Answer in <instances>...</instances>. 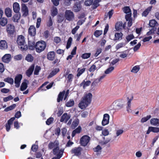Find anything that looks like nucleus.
Returning <instances> with one entry per match:
<instances>
[{
    "instance_id": "864d4df0",
    "label": "nucleus",
    "mask_w": 159,
    "mask_h": 159,
    "mask_svg": "<svg viewBox=\"0 0 159 159\" xmlns=\"http://www.w3.org/2000/svg\"><path fill=\"white\" fill-rule=\"evenodd\" d=\"M41 70V68L40 66H36L35 67L34 74L35 75H38L39 73Z\"/></svg>"
},
{
    "instance_id": "4c0bfd02",
    "label": "nucleus",
    "mask_w": 159,
    "mask_h": 159,
    "mask_svg": "<svg viewBox=\"0 0 159 159\" xmlns=\"http://www.w3.org/2000/svg\"><path fill=\"white\" fill-rule=\"evenodd\" d=\"M140 67L139 66H136L132 68L131 72L134 73H137L140 70Z\"/></svg>"
},
{
    "instance_id": "f257e3e1",
    "label": "nucleus",
    "mask_w": 159,
    "mask_h": 159,
    "mask_svg": "<svg viewBox=\"0 0 159 159\" xmlns=\"http://www.w3.org/2000/svg\"><path fill=\"white\" fill-rule=\"evenodd\" d=\"M28 39L29 49L33 50L35 48L36 51L38 53L41 52L45 49L46 46L45 42L43 41H39L35 44L34 40H31L30 37H28Z\"/></svg>"
},
{
    "instance_id": "37998d69",
    "label": "nucleus",
    "mask_w": 159,
    "mask_h": 159,
    "mask_svg": "<svg viewBox=\"0 0 159 159\" xmlns=\"http://www.w3.org/2000/svg\"><path fill=\"white\" fill-rule=\"evenodd\" d=\"M53 25V21L52 19L51 16L49 18V20L47 21V26L48 27H50L52 26Z\"/></svg>"
},
{
    "instance_id": "bb28decb",
    "label": "nucleus",
    "mask_w": 159,
    "mask_h": 159,
    "mask_svg": "<svg viewBox=\"0 0 159 159\" xmlns=\"http://www.w3.org/2000/svg\"><path fill=\"white\" fill-rule=\"evenodd\" d=\"M20 17L21 15L20 13L16 14L13 16L12 17V20L14 22H18L19 20L20 19Z\"/></svg>"
},
{
    "instance_id": "ea45409f",
    "label": "nucleus",
    "mask_w": 159,
    "mask_h": 159,
    "mask_svg": "<svg viewBox=\"0 0 159 159\" xmlns=\"http://www.w3.org/2000/svg\"><path fill=\"white\" fill-rule=\"evenodd\" d=\"M119 56L122 58H125L126 57L128 54V52L126 51L119 52Z\"/></svg>"
},
{
    "instance_id": "6ab92c4d",
    "label": "nucleus",
    "mask_w": 159,
    "mask_h": 159,
    "mask_svg": "<svg viewBox=\"0 0 159 159\" xmlns=\"http://www.w3.org/2000/svg\"><path fill=\"white\" fill-rule=\"evenodd\" d=\"M81 8L80 3L79 2H76L75 3L73 9L74 11L77 12L80 10Z\"/></svg>"
},
{
    "instance_id": "393cba45",
    "label": "nucleus",
    "mask_w": 159,
    "mask_h": 159,
    "mask_svg": "<svg viewBox=\"0 0 159 159\" xmlns=\"http://www.w3.org/2000/svg\"><path fill=\"white\" fill-rule=\"evenodd\" d=\"M59 69L58 68H56L53 69L48 75V78H51L52 77L59 72Z\"/></svg>"
},
{
    "instance_id": "338daca9",
    "label": "nucleus",
    "mask_w": 159,
    "mask_h": 159,
    "mask_svg": "<svg viewBox=\"0 0 159 159\" xmlns=\"http://www.w3.org/2000/svg\"><path fill=\"white\" fill-rule=\"evenodd\" d=\"M53 120L54 119L52 117L49 118L46 121V124L48 125H50L53 122Z\"/></svg>"
},
{
    "instance_id": "0e129e2a",
    "label": "nucleus",
    "mask_w": 159,
    "mask_h": 159,
    "mask_svg": "<svg viewBox=\"0 0 159 159\" xmlns=\"http://www.w3.org/2000/svg\"><path fill=\"white\" fill-rule=\"evenodd\" d=\"M125 45V44L124 43H121L116 45V48L117 50H118Z\"/></svg>"
},
{
    "instance_id": "473e14b6",
    "label": "nucleus",
    "mask_w": 159,
    "mask_h": 159,
    "mask_svg": "<svg viewBox=\"0 0 159 159\" xmlns=\"http://www.w3.org/2000/svg\"><path fill=\"white\" fill-rule=\"evenodd\" d=\"M115 29L117 30H118L122 29L123 27V23L122 22H119L116 23L115 25Z\"/></svg>"
},
{
    "instance_id": "58836bf2",
    "label": "nucleus",
    "mask_w": 159,
    "mask_h": 159,
    "mask_svg": "<svg viewBox=\"0 0 159 159\" xmlns=\"http://www.w3.org/2000/svg\"><path fill=\"white\" fill-rule=\"evenodd\" d=\"M157 24L155 20L153 19L150 20L149 25L151 27H154Z\"/></svg>"
},
{
    "instance_id": "a19ab883",
    "label": "nucleus",
    "mask_w": 159,
    "mask_h": 159,
    "mask_svg": "<svg viewBox=\"0 0 159 159\" xmlns=\"http://www.w3.org/2000/svg\"><path fill=\"white\" fill-rule=\"evenodd\" d=\"M25 60L28 62H32L34 59V58L31 55L29 54L25 57Z\"/></svg>"
},
{
    "instance_id": "dca6fc26",
    "label": "nucleus",
    "mask_w": 159,
    "mask_h": 159,
    "mask_svg": "<svg viewBox=\"0 0 159 159\" xmlns=\"http://www.w3.org/2000/svg\"><path fill=\"white\" fill-rule=\"evenodd\" d=\"M14 26L11 24L8 25L7 26V32L10 34H12L14 32Z\"/></svg>"
},
{
    "instance_id": "9d476101",
    "label": "nucleus",
    "mask_w": 159,
    "mask_h": 159,
    "mask_svg": "<svg viewBox=\"0 0 159 159\" xmlns=\"http://www.w3.org/2000/svg\"><path fill=\"white\" fill-rule=\"evenodd\" d=\"M21 10L24 16H27L28 14L29 10L26 5L24 3L21 4Z\"/></svg>"
},
{
    "instance_id": "5fc2aeb1",
    "label": "nucleus",
    "mask_w": 159,
    "mask_h": 159,
    "mask_svg": "<svg viewBox=\"0 0 159 159\" xmlns=\"http://www.w3.org/2000/svg\"><path fill=\"white\" fill-rule=\"evenodd\" d=\"M114 69V67L112 66L107 69L105 71L106 74H109Z\"/></svg>"
},
{
    "instance_id": "c9c22d12",
    "label": "nucleus",
    "mask_w": 159,
    "mask_h": 159,
    "mask_svg": "<svg viewBox=\"0 0 159 159\" xmlns=\"http://www.w3.org/2000/svg\"><path fill=\"white\" fill-rule=\"evenodd\" d=\"M79 122V121L78 119H75L72 122L71 128L73 129H75L78 125Z\"/></svg>"
},
{
    "instance_id": "72a5a7b5",
    "label": "nucleus",
    "mask_w": 159,
    "mask_h": 159,
    "mask_svg": "<svg viewBox=\"0 0 159 159\" xmlns=\"http://www.w3.org/2000/svg\"><path fill=\"white\" fill-rule=\"evenodd\" d=\"M5 13L7 17H11L12 16L11 10L9 8L6 9L5 10Z\"/></svg>"
},
{
    "instance_id": "20e7f679",
    "label": "nucleus",
    "mask_w": 159,
    "mask_h": 159,
    "mask_svg": "<svg viewBox=\"0 0 159 159\" xmlns=\"http://www.w3.org/2000/svg\"><path fill=\"white\" fill-rule=\"evenodd\" d=\"M59 143L57 141H55L53 143H50L48 145L49 148L52 149L54 148L53 149V152L54 154H56L57 152L56 151L57 150L59 151V148L58 147Z\"/></svg>"
},
{
    "instance_id": "774afa93",
    "label": "nucleus",
    "mask_w": 159,
    "mask_h": 159,
    "mask_svg": "<svg viewBox=\"0 0 159 159\" xmlns=\"http://www.w3.org/2000/svg\"><path fill=\"white\" fill-rule=\"evenodd\" d=\"M102 149L101 147L99 146H97L96 148H93V150L95 152H101Z\"/></svg>"
},
{
    "instance_id": "13d9d810",
    "label": "nucleus",
    "mask_w": 159,
    "mask_h": 159,
    "mask_svg": "<svg viewBox=\"0 0 159 159\" xmlns=\"http://www.w3.org/2000/svg\"><path fill=\"white\" fill-rule=\"evenodd\" d=\"M102 50L100 48H98L96 51V52L94 54V56L96 57L102 52Z\"/></svg>"
},
{
    "instance_id": "49530a36",
    "label": "nucleus",
    "mask_w": 159,
    "mask_h": 159,
    "mask_svg": "<svg viewBox=\"0 0 159 159\" xmlns=\"http://www.w3.org/2000/svg\"><path fill=\"white\" fill-rule=\"evenodd\" d=\"M134 38V35L132 34L128 35L126 37V39L128 42L133 39Z\"/></svg>"
},
{
    "instance_id": "09e8293b",
    "label": "nucleus",
    "mask_w": 159,
    "mask_h": 159,
    "mask_svg": "<svg viewBox=\"0 0 159 159\" xmlns=\"http://www.w3.org/2000/svg\"><path fill=\"white\" fill-rule=\"evenodd\" d=\"M27 84L25 82H23L20 86V90L23 91L25 90L27 88Z\"/></svg>"
},
{
    "instance_id": "4468645a",
    "label": "nucleus",
    "mask_w": 159,
    "mask_h": 159,
    "mask_svg": "<svg viewBox=\"0 0 159 159\" xmlns=\"http://www.w3.org/2000/svg\"><path fill=\"white\" fill-rule=\"evenodd\" d=\"M70 116L68 115L67 113H64L61 117L60 120L61 122H64L66 123L67 121L70 118Z\"/></svg>"
},
{
    "instance_id": "a18cd8bd",
    "label": "nucleus",
    "mask_w": 159,
    "mask_h": 159,
    "mask_svg": "<svg viewBox=\"0 0 159 159\" xmlns=\"http://www.w3.org/2000/svg\"><path fill=\"white\" fill-rule=\"evenodd\" d=\"M151 116L148 115L147 116L142 118L141 120V122L142 123H144L147 121L148 120L151 118Z\"/></svg>"
},
{
    "instance_id": "7ed1b4c3",
    "label": "nucleus",
    "mask_w": 159,
    "mask_h": 159,
    "mask_svg": "<svg viewBox=\"0 0 159 159\" xmlns=\"http://www.w3.org/2000/svg\"><path fill=\"white\" fill-rule=\"evenodd\" d=\"M17 43L20 46V48L22 51L27 49V46L25 45V41L24 37L23 36L21 35L18 36L17 39Z\"/></svg>"
},
{
    "instance_id": "69168bd1",
    "label": "nucleus",
    "mask_w": 159,
    "mask_h": 159,
    "mask_svg": "<svg viewBox=\"0 0 159 159\" xmlns=\"http://www.w3.org/2000/svg\"><path fill=\"white\" fill-rule=\"evenodd\" d=\"M100 81L99 80L98 78L96 79L92 83V85L93 86H96L99 83Z\"/></svg>"
},
{
    "instance_id": "680f3d73",
    "label": "nucleus",
    "mask_w": 159,
    "mask_h": 159,
    "mask_svg": "<svg viewBox=\"0 0 159 159\" xmlns=\"http://www.w3.org/2000/svg\"><path fill=\"white\" fill-rule=\"evenodd\" d=\"M123 132L124 130L123 129H119L116 130V136L118 137Z\"/></svg>"
},
{
    "instance_id": "b1692460",
    "label": "nucleus",
    "mask_w": 159,
    "mask_h": 159,
    "mask_svg": "<svg viewBox=\"0 0 159 159\" xmlns=\"http://www.w3.org/2000/svg\"><path fill=\"white\" fill-rule=\"evenodd\" d=\"M13 9L14 11L16 13L18 12L20 10L19 4L17 2H15L13 4Z\"/></svg>"
},
{
    "instance_id": "5701e85b",
    "label": "nucleus",
    "mask_w": 159,
    "mask_h": 159,
    "mask_svg": "<svg viewBox=\"0 0 159 159\" xmlns=\"http://www.w3.org/2000/svg\"><path fill=\"white\" fill-rule=\"evenodd\" d=\"M101 66L100 65H98L96 66V64L93 65L89 69V70L90 72L94 71L96 70L99 69Z\"/></svg>"
},
{
    "instance_id": "c03bdc74",
    "label": "nucleus",
    "mask_w": 159,
    "mask_h": 159,
    "mask_svg": "<svg viewBox=\"0 0 159 159\" xmlns=\"http://www.w3.org/2000/svg\"><path fill=\"white\" fill-rule=\"evenodd\" d=\"M91 54L90 53H85L82 55L81 57L84 59H87L90 57Z\"/></svg>"
},
{
    "instance_id": "6e6d98bb",
    "label": "nucleus",
    "mask_w": 159,
    "mask_h": 159,
    "mask_svg": "<svg viewBox=\"0 0 159 159\" xmlns=\"http://www.w3.org/2000/svg\"><path fill=\"white\" fill-rule=\"evenodd\" d=\"M64 20V17L62 15H60L58 16L57 22L58 23L62 22Z\"/></svg>"
},
{
    "instance_id": "f8f14e48",
    "label": "nucleus",
    "mask_w": 159,
    "mask_h": 159,
    "mask_svg": "<svg viewBox=\"0 0 159 159\" xmlns=\"http://www.w3.org/2000/svg\"><path fill=\"white\" fill-rule=\"evenodd\" d=\"M133 99V97H131L130 98H127V106L126 107V110L129 113H132V110L131 109V101Z\"/></svg>"
},
{
    "instance_id": "1a4fd4ad",
    "label": "nucleus",
    "mask_w": 159,
    "mask_h": 159,
    "mask_svg": "<svg viewBox=\"0 0 159 159\" xmlns=\"http://www.w3.org/2000/svg\"><path fill=\"white\" fill-rule=\"evenodd\" d=\"M123 11L124 13L127 14L125 16V19H129V17H131V10L129 7H124Z\"/></svg>"
},
{
    "instance_id": "f3484780",
    "label": "nucleus",
    "mask_w": 159,
    "mask_h": 159,
    "mask_svg": "<svg viewBox=\"0 0 159 159\" xmlns=\"http://www.w3.org/2000/svg\"><path fill=\"white\" fill-rule=\"evenodd\" d=\"M15 118L14 117H12L10 120H9L7 122V123L6 125V128L7 131L8 132L11 128V125L12 124L13 121L15 120Z\"/></svg>"
},
{
    "instance_id": "c756f323",
    "label": "nucleus",
    "mask_w": 159,
    "mask_h": 159,
    "mask_svg": "<svg viewBox=\"0 0 159 159\" xmlns=\"http://www.w3.org/2000/svg\"><path fill=\"white\" fill-rule=\"evenodd\" d=\"M123 34L121 33H116L115 34L114 40H120L122 39Z\"/></svg>"
},
{
    "instance_id": "e433bc0d",
    "label": "nucleus",
    "mask_w": 159,
    "mask_h": 159,
    "mask_svg": "<svg viewBox=\"0 0 159 159\" xmlns=\"http://www.w3.org/2000/svg\"><path fill=\"white\" fill-rule=\"evenodd\" d=\"M51 15L53 16H56L57 13V9L56 7H53L52 8L51 10Z\"/></svg>"
},
{
    "instance_id": "4be33fe9",
    "label": "nucleus",
    "mask_w": 159,
    "mask_h": 159,
    "mask_svg": "<svg viewBox=\"0 0 159 159\" xmlns=\"http://www.w3.org/2000/svg\"><path fill=\"white\" fill-rule=\"evenodd\" d=\"M7 48V45L5 40H1L0 42V48L2 49H6Z\"/></svg>"
},
{
    "instance_id": "6e6552de",
    "label": "nucleus",
    "mask_w": 159,
    "mask_h": 159,
    "mask_svg": "<svg viewBox=\"0 0 159 159\" xmlns=\"http://www.w3.org/2000/svg\"><path fill=\"white\" fill-rule=\"evenodd\" d=\"M110 116L108 114H105L103 115V118L102 122V125L105 126L109 123Z\"/></svg>"
},
{
    "instance_id": "c85d7f7f",
    "label": "nucleus",
    "mask_w": 159,
    "mask_h": 159,
    "mask_svg": "<svg viewBox=\"0 0 159 159\" xmlns=\"http://www.w3.org/2000/svg\"><path fill=\"white\" fill-rule=\"evenodd\" d=\"M0 24L2 26H5L7 24V20L5 17L2 18L0 19Z\"/></svg>"
},
{
    "instance_id": "79ce46f5",
    "label": "nucleus",
    "mask_w": 159,
    "mask_h": 159,
    "mask_svg": "<svg viewBox=\"0 0 159 159\" xmlns=\"http://www.w3.org/2000/svg\"><path fill=\"white\" fill-rule=\"evenodd\" d=\"M16 107V105L15 104H13L11 106L7 107L4 109V111H9L11 110L14 109Z\"/></svg>"
},
{
    "instance_id": "39448f33",
    "label": "nucleus",
    "mask_w": 159,
    "mask_h": 159,
    "mask_svg": "<svg viewBox=\"0 0 159 159\" xmlns=\"http://www.w3.org/2000/svg\"><path fill=\"white\" fill-rule=\"evenodd\" d=\"M66 19L69 21L73 20L74 19V15L73 12L70 10H66L65 12Z\"/></svg>"
},
{
    "instance_id": "603ef678",
    "label": "nucleus",
    "mask_w": 159,
    "mask_h": 159,
    "mask_svg": "<svg viewBox=\"0 0 159 159\" xmlns=\"http://www.w3.org/2000/svg\"><path fill=\"white\" fill-rule=\"evenodd\" d=\"M152 132L154 133H158L159 132V128L153 127H150Z\"/></svg>"
},
{
    "instance_id": "ddd939ff",
    "label": "nucleus",
    "mask_w": 159,
    "mask_h": 159,
    "mask_svg": "<svg viewBox=\"0 0 159 159\" xmlns=\"http://www.w3.org/2000/svg\"><path fill=\"white\" fill-rule=\"evenodd\" d=\"M22 78V75H18L16 76L15 79V83L16 87L18 88L20 86V81Z\"/></svg>"
},
{
    "instance_id": "a211bd4d",
    "label": "nucleus",
    "mask_w": 159,
    "mask_h": 159,
    "mask_svg": "<svg viewBox=\"0 0 159 159\" xmlns=\"http://www.w3.org/2000/svg\"><path fill=\"white\" fill-rule=\"evenodd\" d=\"M150 123L153 125L158 126L159 125V119L152 118L150 120Z\"/></svg>"
},
{
    "instance_id": "8fccbe9b",
    "label": "nucleus",
    "mask_w": 159,
    "mask_h": 159,
    "mask_svg": "<svg viewBox=\"0 0 159 159\" xmlns=\"http://www.w3.org/2000/svg\"><path fill=\"white\" fill-rule=\"evenodd\" d=\"M113 14V10H111L110 11H109V12L107 14V15H105V17L104 18V20H106V19L107 18V17L108 16L109 17V19L111 18Z\"/></svg>"
},
{
    "instance_id": "2eb2a0df",
    "label": "nucleus",
    "mask_w": 159,
    "mask_h": 159,
    "mask_svg": "<svg viewBox=\"0 0 159 159\" xmlns=\"http://www.w3.org/2000/svg\"><path fill=\"white\" fill-rule=\"evenodd\" d=\"M11 59V54H5L2 58V61L6 63H8L10 62Z\"/></svg>"
},
{
    "instance_id": "4d7b16f0",
    "label": "nucleus",
    "mask_w": 159,
    "mask_h": 159,
    "mask_svg": "<svg viewBox=\"0 0 159 159\" xmlns=\"http://www.w3.org/2000/svg\"><path fill=\"white\" fill-rule=\"evenodd\" d=\"M13 99V97L11 95H9L7 97L3 98L4 102H6L9 101Z\"/></svg>"
},
{
    "instance_id": "052dcab7",
    "label": "nucleus",
    "mask_w": 159,
    "mask_h": 159,
    "mask_svg": "<svg viewBox=\"0 0 159 159\" xmlns=\"http://www.w3.org/2000/svg\"><path fill=\"white\" fill-rule=\"evenodd\" d=\"M93 0H85L84 4L86 6H89L92 4Z\"/></svg>"
},
{
    "instance_id": "0eeeda50",
    "label": "nucleus",
    "mask_w": 159,
    "mask_h": 159,
    "mask_svg": "<svg viewBox=\"0 0 159 159\" xmlns=\"http://www.w3.org/2000/svg\"><path fill=\"white\" fill-rule=\"evenodd\" d=\"M82 150V148L80 147H75L71 150V153L74 154L75 155L79 156L81 154Z\"/></svg>"
},
{
    "instance_id": "2f4dec72",
    "label": "nucleus",
    "mask_w": 159,
    "mask_h": 159,
    "mask_svg": "<svg viewBox=\"0 0 159 159\" xmlns=\"http://www.w3.org/2000/svg\"><path fill=\"white\" fill-rule=\"evenodd\" d=\"M152 7L150 6L147 8L142 13V16H146L148 14L149 12L151 11Z\"/></svg>"
},
{
    "instance_id": "9b49d317",
    "label": "nucleus",
    "mask_w": 159,
    "mask_h": 159,
    "mask_svg": "<svg viewBox=\"0 0 159 159\" xmlns=\"http://www.w3.org/2000/svg\"><path fill=\"white\" fill-rule=\"evenodd\" d=\"M28 32L29 34L32 36L33 39H34V36L36 34V29L34 25H31L28 29Z\"/></svg>"
},
{
    "instance_id": "f704fd0d",
    "label": "nucleus",
    "mask_w": 159,
    "mask_h": 159,
    "mask_svg": "<svg viewBox=\"0 0 159 159\" xmlns=\"http://www.w3.org/2000/svg\"><path fill=\"white\" fill-rule=\"evenodd\" d=\"M85 70V68H83L82 69H80L78 68L77 70V77H79L83 73Z\"/></svg>"
},
{
    "instance_id": "423d86ee",
    "label": "nucleus",
    "mask_w": 159,
    "mask_h": 159,
    "mask_svg": "<svg viewBox=\"0 0 159 159\" xmlns=\"http://www.w3.org/2000/svg\"><path fill=\"white\" fill-rule=\"evenodd\" d=\"M90 138L88 136L85 135L82 136L80 139V144L83 146H85L89 142Z\"/></svg>"
},
{
    "instance_id": "e2e57ef3",
    "label": "nucleus",
    "mask_w": 159,
    "mask_h": 159,
    "mask_svg": "<svg viewBox=\"0 0 159 159\" xmlns=\"http://www.w3.org/2000/svg\"><path fill=\"white\" fill-rule=\"evenodd\" d=\"M63 112V109L62 108H58V112L57 113V116H60L62 114Z\"/></svg>"
},
{
    "instance_id": "de8ad7c7",
    "label": "nucleus",
    "mask_w": 159,
    "mask_h": 159,
    "mask_svg": "<svg viewBox=\"0 0 159 159\" xmlns=\"http://www.w3.org/2000/svg\"><path fill=\"white\" fill-rule=\"evenodd\" d=\"M72 38L70 37L67 41V45L66 46V48L67 49H68L70 48V46L71 44L72 41Z\"/></svg>"
},
{
    "instance_id": "412c9836",
    "label": "nucleus",
    "mask_w": 159,
    "mask_h": 159,
    "mask_svg": "<svg viewBox=\"0 0 159 159\" xmlns=\"http://www.w3.org/2000/svg\"><path fill=\"white\" fill-rule=\"evenodd\" d=\"M55 57V52L53 51H51L49 52L47 56V57L48 59L50 61L53 60Z\"/></svg>"
},
{
    "instance_id": "a878e982",
    "label": "nucleus",
    "mask_w": 159,
    "mask_h": 159,
    "mask_svg": "<svg viewBox=\"0 0 159 159\" xmlns=\"http://www.w3.org/2000/svg\"><path fill=\"white\" fill-rule=\"evenodd\" d=\"M76 49L77 48L76 47H75L73 48V49L72 50V51L71 52V55L68 56L67 57V60L72 59V58L73 57V55H75L76 54Z\"/></svg>"
},
{
    "instance_id": "7c9ffc66",
    "label": "nucleus",
    "mask_w": 159,
    "mask_h": 159,
    "mask_svg": "<svg viewBox=\"0 0 159 159\" xmlns=\"http://www.w3.org/2000/svg\"><path fill=\"white\" fill-rule=\"evenodd\" d=\"M65 93V91H63L62 92H61L59 93L57 98V102H59L61 101L62 100Z\"/></svg>"
},
{
    "instance_id": "aec40b11",
    "label": "nucleus",
    "mask_w": 159,
    "mask_h": 159,
    "mask_svg": "<svg viewBox=\"0 0 159 159\" xmlns=\"http://www.w3.org/2000/svg\"><path fill=\"white\" fill-rule=\"evenodd\" d=\"M34 68V65H31L27 71L26 74L27 76L30 77L32 74Z\"/></svg>"
},
{
    "instance_id": "f03ea898",
    "label": "nucleus",
    "mask_w": 159,
    "mask_h": 159,
    "mask_svg": "<svg viewBox=\"0 0 159 159\" xmlns=\"http://www.w3.org/2000/svg\"><path fill=\"white\" fill-rule=\"evenodd\" d=\"M92 97L90 93L85 94L78 105L79 107L82 109L85 108L90 103Z\"/></svg>"
},
{
    "instance_id": "3c124183",
    "label": "nucleus",
    "mask_w": 159,
    "mask_h": 159,
    "mask_svg": "<svg viewBox=\"0 0 159 159\" xmlns=\"http://www.w3.org/2000/svg\"><path fill=\"white\" fill-rule=\"evenodd\" d=\"M74 104V102L73 100H70L69 102H67L66 105L68 107H71Z\"/></svg>"
},
{
    "instance_id": "cd10ccee",
    "label": "nucleus",
    "mask_w": 159,
    "mask_h": 159,
    "mask_svg": "<svg viewBox=\"0 0 159 159\" xmlns=\"http://www.w3.org/2000/svg\"><path fill=\"white\" fill-rule=\"evenodd\" d=\"M91 83V82L89 80L85 81L84 80L80 84V86H83L84 89H85L87 86L89 85Z\"/></svg>"
},
{
    "instance_id": "bf43d9fd",
    "label": "nucleus",
    "mask_w": 159,
    "mask_h": 159,
    "mask_svg": "<svg viewBox=\"0 0 159 159\" xmlns=\"http://www.w3.org/2000/svg\"><path fill=\"white\" fill-rule=\"evenodd\" d=\"M102 33V30H97L95 32L94 35L97 37L101 35Z\"/></svg>"
}]
</instances>
